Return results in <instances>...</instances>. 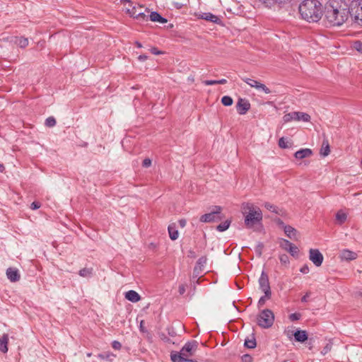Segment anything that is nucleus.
<instances>
[{"instance_id": "f257e3e1", "label": "nucleus", "mask_w": 362, "mask_h": 362, "mask_svg": "<svg viewBox=\"0 0 362 362\" xmlns=\"http://www.w3.org/2000/svg\"><path fill=\"white\" fill-rule=\"evenodd\" d=\"M350 17L349 5L344 0H329L325 5V23L327 27H339Z\"/></svg>"}, {"instance_id": "f03ea898", "label": "nucleus", "mask_w": 362, "mask_h": 362, "mask_svg": "<svg viewBox=\"0 0 362 362\" xmlns=\"http://www.w3.org/2000/svg\"><path fill=\"white\" fill-rule=\"evenodd\" d=\"M299 13L308 22H317L322 16V5L317 0H304L299 6Z\"/></svg>"}, {"instance_id": "7ed1b4c3", "label": "nucleus", "mask_w": 362, "mask_h": 362, "mask_svg": "<svg viewBox=\"0 0 362 362\" xmlns=\"http://www.w3.org/2000/svg\"><path fill=\"white\" fill-rule=\"evenodd\" d=\"M241 210L245 216V224L247 228H252L262 219L261 210L251 203H243Z\"/></svg>"}, {"instance_id": "20e7f679", "label": "nucleus", "mask_w": 362, "mask_h": 362, "mask_svg": "<svg viewBox=\"0 0 362 362\" xmlns=\"http://www.w3.org/2000/svg\"><path fill=\"white\" fill-rule=\"evenodd\" d=\"M349 8L353 22L362 27V0H352Z\"/></svg>"}, {"instance_id": "39448f33", "label": "nucleus", "mask_w": 362, "mask_h": 362, "mask_svg": "<svg viewBox=\"0 0 362 362\" xmlns=\"http://www.w3.org/2000/svg\"><path fill=\"white\" fill-rule=\"evenodd\" d=\"M274 322V314L269 309L262 310L257 316V324L262 328H270Z\"/></svg>"}, {"instance_id": "423d86ee", "label": "nucleus", "mask_w": 362, "mask_h": 362, "mask_svg": "<svg viewBox=\"0 0 362 362\" xmlns=\"http://www.w3.org/2000/svg\"><path fill=\"white\" fill-rule=\"evenodd\" d=\"M198 342L195 340L187 341L181 349L180 351H173L170 354H177L182 357H190L194 355L198 348Z\"/></svg>"}, {"instance_id": "0eeeda50", "label": "nucleus", "mask_w": 362, "mask_h": 362, "mask_svg": "<svg viewBox=\"0 0 362 362\" xmlns=\"http://www.w3.org/2000/svg\"><path fill=\"white\" fill-rule=\"evenodd\" d=\"M222 208L220 206H214L213 210L208 214H205L200 217V221L203 223L215 222L222 219L221 212Z\"/></svg>"}, {"instance_id": "6e6552de", "label": "nucleus", "mask_w": 362, "mask_h": 362, "mask_svg": "<svg viewBox=\"0 0 362 362\" xmlns=\"http://www.w3.org/2000/svg\"><path fill=\"white\" fill-rule=\"evenodd\" d=\"M124 2L129 4V7H126V11L131 16L136 19H143L145 20L146 18V15L142 11L143 6L141 5L132 6V3L129 0H123Z\"/></svg>"}, {"instance_id": "1a4fd4ad", "label": "nucleus", "mask_w": 362, "mask_h": 362, "mask_svg": "<svg viewBox=\"0 0 362 362\" xmlns=\"http://www.w3.org/2000/svg\"><path fill=\"white\" fill-rule=\"evenodd\" d=\"M283 120L285 123L291 121L309 122L310 120V116L305 112H292L284 115L283 117Z\"/></svg>"}, {"instance_id": "9d476101", "label": "nucleus", "mask_w": 362, "mask_h": 362, "mask_svg": "<svg viewBox=\"0 0 362 362\" xmlns=\"http://www.w3.org/2000/svg\"><path fill=\"white\" fill-rule=\"evenodd\" d=\"M259 289L266 294V297L272 293L271 287L269 281V276L267 273H261V276L259 279Z\"/></svg>"}, {"instance_id": "9b49d317", "label": "nucleus", "mask_w": 362, "mask_h": 362, "mask_svg": "<svg viewBox=\"0 0 362 362\" xmlns=\"http://www.w3.org/2000/svg\"><path fill=\"white\" fill-rule=\"evenodd\" d=\"M309 259L317 267H320L324 259L322 254L317 249L309 250Z\"/></svg>"}, {"instance_id": "f8f14e48", "label": "nucleus", "mask_w": 362, "mask_h": 362, "mask_svg": "<svg viewBox=\"0 0 362 362\" xmlns=\"http://www.w3.org/2000/svg\"><path fill=\"white\" fill-rule=\"evenodd\" d=\"M237 111L240 115H245L250 108V102L243 98H239L236 105Z\"/></svg>"}, {"instance_id": "ddd939ff", "label": "nucleus", "mask_w": 362, "mask_h": 362, "mask_svg": "<svg viewBox=\"0 0 362 362\" xmlns=\"http://www.w3.org/2000/svg\"><path fill=\"white\" fill-rule=\"evenodd\" d=\"M285 234L293 240H298L300 239V235L296 229L291 226H286L284 227Z\"/></svg>"}, {"instance_id": "4468645a", "label": "nucleus", "mask_w": 362, "mask_h": 362, "mask_svg": "<svg viewBox=\"0 0 362 362\" xmlns=\"http://www.w3.org/2000/svg\"><path fill=\"white\" fill-rule=\"evenodd\" d=\"M295 341L303 343L308 339V334L305 330L297 329L293 333Z\"/></svg>"}, {"instance_id": "2eb2a0df", "label": "nucleus", "mask_w": 362, "mask_h": 362, "mask_svg": "<svg viewBox=\"0 0 362 362\" xmlns=\"http://www.w3.org/2000/svg\"><path fill=\"white\" fill-rule=\"evenodd\" d=\"M124 296L127 300L132 303H137L141 300L140 295L134 290L127 291Z\"/></svg>"}, {"instance_id": "dca6fc26", "label": "nucleus", "mask_w": 362, "mask_h": 362, "mask_svg": "<svg viewBox=\"0 0 362 362\" xmlns=\"http://www.w3.org/2000/svg\"><path fill=\"white\" fill-rule=\"evenodd\" d=\"M313 155V151L310 148H302L297 151L294 153V156L297 159H303L305 158L310 157Z\"/></svg>"}, {"instance_id": "f3484780", "label": "nucleus", "mask_w": 362, "mask_h": 362, "mask_svg": "<svg viewBox=\"0 0 362 362\" xmlns=\"http://www.w3.org/2000/svg\"><path fill=\"white\" fill-rule=\"evenodd\" d=\"M339 256L344 260H353L357 257V254L349 250H343L341 251Z\"/></svg>"}, {"instance_id": "a211bd4d", "label": "nucleus", "mask_w": 362, "mask_h": 362, "mask_svg": "<svg viewBox=\"0 0 362 362\" xmlns=\"http://www.w3.org/2000/svg\"><path fill=\"white\" fill-rule=\"evenodd\" d=\"M170 358L173 362H198L195 359L189 358V357H182L177 354H170Z\"/></svg>"}, {"instance_id": "6ab92c4d", "label": "nucleus", "mask_w": 362, "mask_h": 362, "mask_svg": "<svg viewBox=\"0 0 362 362\" xmlns=\"http://www.w3.org/2000/svg\"><path fill=\"white\" fill-rule=\"evenodd\" d=\"M206 256H202L197 261L196 265L194 266V272L202 271L204 269L205 266L207 263Z\"/></svg>"}, {"instance_id": "aec40b11", "label": "nucleus", "mask_w": 362, "mask_h": 362, "mask_svg": "<svg viewBox=\"0 0 362 362\" xmlns=\"http://www.w3.org/2000/svg\"><path fill=\"white\" fill-rule=\"evenodd\" d=\"M169 236L172 240H175L178 238L179 233L176 229L175 223H171L168 228Z\"/></svg>"}, {"instance_id": "412c9836", "label": "nucleus", "mask_w": 362, "mask_h": 362, "mask_svg": "<svg viewBox=\"0 0 362 362\" xmlns=\"http://www.w3.org/2000/svg\"><path fill=\"white\" fill-rule=\"evenodd\" d=\"M8 336L7 334H4L0 338V351L4 354L8 351Z\"/></svg>"}, {"instance_id": "4be33fe9", "label": "nucleus", "mask_w": 362, "mask_h": 362, "mask_svg": "<svg viewBox=\"0 0 362 362\" xmlns=\"http://www.w3.org/2000/svg\"><path fill=\"white\" fill-rule=\"evenodd\" d=\"M150 20L153 22H158L160 23H167V19L162 17L158 12L153 11L149 16Z\"/></svg>"}, {"instance_id": "5701e85b", "label": "nucleus", "mask_w": 362, "mask_h": 362, "mask_svg": "<svg viewBox=\"0 0 362 362\" xmlns=\"http://www.w3.org/2000/svg\"><path fill=\"white\" fill-rule=\"evenodd\" d=\"M98 357L102 360H105L107 361H112L114 358L116 357V355L110 351H104L98 355Z\"/></svg>"}, {"instance_id": "b1692460", "label": "nucleus", "mask_w": 362, "mask_h": 362, "mask_svg": "<svg viewBox=\"0 0 362 362\" xmlns=\"http://www.w3.org/2000/svg\"><path fill=\"white\" fill-rule=\"evenodd\" d=\"M202 19H204L206 21L212 22V23H218L220 21V19L217 16H215L211 13H204L202 15L201 17Z\"/></svg>"}, {"instance_id": "393cba45", "label": "nucleus", "mask_w": 362, "mask_h": 362, "mask_svg": "<svg viewBox=\"0 0 362 362\" xmlns=\"http://www.w3.org/2000/svg\"><path fill=\"white\" fill-rule=\"evenodd\" d=\"M200 273H194L192 276L189 277L190 285L194 286L195 288V284H199V280L203 277L202 275H199Z\"/></svg>"}, {"instance_id": "a878e982", "label": "nucleus", "mask_w": 362, "mask_h": 362, "mask_svg": "<svg viewBox=\"0 0 362 362\" xmlns=\"http://www.w3.org/2000/svg\"><path fill=\"white\" fill-rule=\"evenodd\" d=\"M14 42L18 45L21 48H25L28 45V40L25 37H15Z\"/></svg>"}, {"instance_id": "bb28decb", "label": "nucleus", "mask_w": 362, "mask_h": 362, "mask_svg": "<svg viewBox=\"0 0 362 362\" xmlns=\"http://www.w3.org/2000/svg\"><path fill=\"white\" fill-rule=\"evenodd\" d=\"M329 152H330V149H329V146L328 141H323L322 148L320 149V155L325 157V156H328L329 154Z\"/></svg>"}, {"instance_id": "cd10ccee", "label": "nucleus", "mask_w": 362, "mask_h": 362, "mask_svg": "<svg viewBox=\"0 0 362 362\" xmlns=\"http://www.w3.org/2000/svg\"><path fill=\"white\" fill-rule=\"evenodd\" d=\"M346 218H347L346 214L341 211H338L337 214H336V220L338 222V223L340 225L344 223L346 221Z\"/></svg>"}, {"instance_id": "c85d7f7f", "label": "nucleus", "mask_w": 362, "mask_h": 362, "mask_svg": "<svg viewBox=\"0 0 362 362\" xmlns=\"http://www.w3.org/2000/svg\"><path fill=\"white\" fill-rule=\"evenodd\" d=\"M244 346L248 349H254L257 346L256 339L254 336L252 339H246L245 340Z\"/></svg>"}, {"instance_id": "c756f323", "label": "nucleus", "mask_w": 362, "mask_h": 362, "mask_svg": "<svg viewBox=\"0 0 362 362\" xmlns=\"http://www.w3.org/2000/svg\"><path fill=\"white\" fill-rule=\"evenodd\" d=\"M292 143L287 139L281 137L279 140V146L281 148H287L291 146Z\"/></svg>"}, {"instance_id": "7c9ffc66", "label": "nucleus", "mask_w": 362, "mask_h": 362, "mask_svg": "<svg viewBox=\"0 0 362 362\" xmlns=\"http://www.w3.org/2000/svg\"><path fill=\"white\" fill-rule=\"evenodd\" d=\"M243 81L248 84L250 87L255 88L256 89H257L258 85L259 83V81L250 78H243Z\"/></svg>"}, {"instance_id": "2f4dec72", "label": "nucleus", "mask_w": 362, "mask_h": 362, "mask_svg": "<svg viewBox=\"0 0 362 362\" xmlns=\"http://www.w3.org/2000/svg\"><path fill=\"white\" fill-rule=\"evenodd\" d=\"M230 224V221L227 220L217 226L216 229L221 232L225 231L229 228Z\"/></svg>"}, {"instance_id": "473e14b6", "label": "nucleus", "mask_w": 362, "mask_h": 362, "mask_svg": "<svg viewBox=\"0 0 362 362\" xmlns=\"http://www.w3.org/2000/svg\"><path fill=\"white\" fill-rule=\"evenodd\" d=\"M7 278L11 281V282H16L18 281L21 276L20 273H6Z\"/></svg>"}, {"instance_id": "72a5a7b5", "label": "nucleus", "mask_w": 362, "mask_h": 362, "mask_svg": "<svg viewBox=\"0 0 362 362\" xmlns=\"http://www.w3.org/2000/svg\"><path fill=\"white\" fill-rule=\"evenodd\" d=\"M271 298H272V293H269V296H268V297H266V294H264L263 296L260 297V298L259 299L258 303H257L258 308H260L262 306H264L266 300H269Z\"/></svg>"}, {"instance_id": "f704fd0d", "label": "nucleus", "mask_w": 362, "mask_h": 362, "mask_svg": "<svg viewBox=\"0 0 362 362\" xmlns=\"http://www.w3.org/2000/svg\"><path fill=\"white\" fill-rule=\"evenodd\" d=\"M221 103L225 106H230L233 103V98L230 96L225 95L221 98Z\"/></svg>"}, {"instance_id": "c9c22d12", "label": "nucleus", "mask_w": 362, "mask_h": 362, "mask_svg": "<svg viewBox=\"0 0 362 362\" xmlns=\"http://www.w3.org/2000/svg\"><path fill=\"white\" fill-rule=\"evenodd\" d=\"M293 243L286 239H281L280 241V246L285 250L288 251V248Z\"/></svg>"}, {"instance_id": "e433bc0d", "label": "nucleus", "mask_w": 362, "mask_h": 362, "mask_svg": "<svg viewBox=\"0 0 362 362\" xmlns=\"http://www.w3.org/2000/svg\"><path fill=\"white\" fill-rule=\"evenodd\" d=\"M288 252L292 255V256H297L299 252V250L298 247H296L295 245L292 244V245L288 248Z\"/></svg>"}, {"instance_id": "4c0bfd02", "label": "nucleus", "mask_w": 362, "mask_h": 362, "mask_svg": "<svg viewBox=\"0 0 362 362\" xmlns=\"http://www.w3.org/2000/svg\"><path fill=\"white\" fill-rule=\"evenodd\" d=\"M257 90H262L264 93H265L266 94H269L272 93L271 90L269 88H267L264 84H263L260 82L258 85V88Z\"/></svg>"}, {"instance_id": "58836bf2", "label": "nucleus", "mask_w": 362, "mask_h": 362, "mask_svg": "<svg viewBox=\"0 0 362 362\" xmlns=\"http://www.w3.org/2000/svg\"><path fill=\"white\" fill-rule=\"evenodd\" d=\"M56 124V119L53 117H49L45 120V125L49 127H52Z\"/></svg>"}, {"instance_id": "ea45409f", "label": "nucleus", "mask_w": 362, "mask_h": 362, "mask_svg": "<svg viewBox=\"0 0 362 362\" xmlns=\"http://www.w3.org/2000/svg\"><path fill=\"white\" fill-rule=\"evenodd\" d=\"M332 343L331 341H329L324 347L323 349H322L321 351V354L322 355H325L326 354H327L329 351H330V350L332 349Z\"/></svg>"}, {"instance_id": "a19ab883", "label": "nucleus", "mask_w": 362, "mask_h": 362, "mask_svg": "<svg viewBox=\"0 0 362 362\" xmlns=\"http://www.w3.org/2000/svg\"><path fill=\"white\" fill-rule=\"evenodd\" d=\"M288 317L291 321H297L301 317V314L299 313H291Z\"/></svg>"}, {"instance_id": "79ce46f5", "label": "nucleus", "mask_w": 362, "mask_h": 362, "mask_svg": "<svg viewBox=\"0 0 362 362\" xmlns=\"http://www.w3.org/2000/svg\"><path fill=\"white\" fill-rule=\"evenodd\" d=\"M188 286L186 282L182 283L179 286L178 291L180 295H183L186 291V288Z\"/></svg>"}, {"instance_id": "37998d69", "label": "nucleus", "mask_w": 362, "mask_h": 362, "mask_svg": "<svg viewBox=\"0 0 362 362\" xmlns=\"http://www.w3.org/2000/svg\"><path fill=\"white\" fill-rule=\"evenodd\" d=\"M253 358L250 354H244L241 357V362H252Z\"/></svg>"}, {"instance_id": "c03bdc74", "label": "nucleus", "mask_w": 362, "mask_h": 362, "mask_svg": "<svg viewBox=\"0 0 362 362\" xmlns=\"http://www.w3.org/2000/svg\"><path fill=\"white\" fill-rule=\"evenodd\" d=\"M168 334L171 337H175L177 335V332L173 327L167 328Z\"/></svg>"}, {"instance_id": "a18cd8bd", "label": "nucleus", "mask_w": 362, "mask_h": 362, "mask_svg": "<svg viewBox=\"0 0 362 362\" xmlns=\"http://www.w3.org/2000/svg\"><path fill=\"white\" fill-rule=\"evenodd\" d=\"M112 346L114 349L119 350L122 347V344L118 341H113L112 343Z\"/></svg>"}, {"instance_id": "49530a36", "label": "nucleus", "mask_w": 362, "mask_h": 362, "mask_svg": "<svg viewBox=\"0 0 362 362\" xmlns=\"http://www.w3.org/2000/svg\"><path fill=\"white\" fill-rule=\"evenodd\" d=\"M265 207H266L268 210H269V211H273V212L277 213V211H276V207L275 206H274V205L271 204L270 203H266V204H265Z\"/></svg>"}, {"instance_id": "de8ad7c7", "label": "nucleus", "mask_w": 362, "mask_h": 362, "mask_svg": "<svg viewBox=\"0 0 362 362\" xmlns=\"http://www.w3.org/2000/svg\"><path fill=\"white\" fill-rule=\"evenodd\" d=\"M354 48L359 52H362V42L357 41L354 43Z\"/></svg>"}, {"instance_id": "09e8293b", "label": "nucleus", "mask_w": 362, "mask_h": 362, "mask_svg": "<svg viewBox=\"0 0 362 362\" xmlns=\"http://www.w3.org/2000/svg\"><path fill=\"white\" fill-rule=\"evenodd\" d=\"M151 165V160L150 158H145L143 160L142 165L144 168H148Z\"/></svg>"}, {"instance_id": "8fccbe9b", "label": "nucleus", "mask_w": 362, "mask_h": 362, "mask_svg": "<svg viewBox=\"0 0 362 362\" xmlns=\"http://www.w3.org/2000/svg\"><path fill=\"white\" fill-rule=\"evenodd\" d=\"M160 337V339L165 342L174 344V342L172 341V340L169 337H168L165 334H161Z\"/></svg>"}, {"instance_id": "3c124183", "label": "nucleus", "mask_w": 362, "mask_h": 362, "mask_svg": "<svg viewBox=\"0 0 362 362\" xmlns=\"http://www.w3.org/2000/svg\"><path fill=\"white\" fill-rule=\"evenodd\" d=\"M203 83L206 86H211L218 84L217 80H206L203 81Z\"/></svg>"}, {"instance_id": "603ef678", "label": "nucleus", "mask_w": 362, "mask_h": 362, "mask_svg": "<svg viewBox=\"0 0 362 362\" xmlns=\"http://www.w3.org/2000/svg\"><path fill=\"white\" fill-rule=\"evenodd\" d=\"M41 204L38 202H33L30 205V209L33 210H36L40 207Z\"/></svg>"}, {"instance_id": "864d4df0", "label": "nucleus", "mask_w": 362, "mask_h": 362, "mask_svg": "<svg viewBox=\"0 0 362 362\" xmlns=\"http://www.w3.org/2000/svg\"><path fill=\"white\" fill-rule=\"evenodd\" d=\"M151 52L152 54H156V55L161 54V52L158 50V49L156 48V47H152L151 49Z\"/></svg>"}, {"instance_id": "5fc2aeb1", "label": "nucleus", "mask_w": 362, "mask_h": 362, "mask_svg": "<svg viewBox=\"0 0 362 362\" xmlns=\"http://www.w3.org/2000/svg\"><path fill=\"white\" fill-rule=\"evenodd\" d=\"M310 296V293H306L302 298H301V302L305 303L308 301V298Z\"/></svg>"}, {"instance_id": "6e6d98bb", "label": "nucleus", "mask_w": 362, "mask_h": 362, "mask_svg": "<svg viewBox=\"0 0 362 362\" xmlns=\"http://www.w3.org/2000/svg\"><path fill=\"white\" fill-rule=\"evenodd\" d=\"M144 321L141 320V322H140V325H139V329L142 332H146V328L144 326Z\"/></svg>"}, {"instance_id": "4d7b16f0", "label": "nucleus", "mask_w": 362, "mask_h": 362, "mask_svg": "<svg viewBox=\"0 0 362 362\" xmlns=\"http://www.w3.org/2000/svg\"><path fill=\"white\" fill-rule=\"evenodd\" d=\"M187 221L185 219L179 220V225L180 227L184 228L186 226Z\"/></svg>"}, {"instance_id": "13d9d810", "label": "nucleus", "mask_w": 362, "mask_h": 362, "mask_svg": "<svg viewBox=\"0 0 362 362\" xmlns=\"http://www.w3.org/2000/svg\"><path fill=\"white\" fill-rule=\"evenodd\" d=\"M262 247L263 245L262 243H259L257 246V252H258L259 255H261Z\"/></svg>"}, {"instance_id": "bf43d9fd", "label": "nucleus", "mask_w": 362, "mask_h": 362, "mask_svg": "<svg viewBox=\"0 0 362 362\" xmlns=\"http://www.w3.org/2000/svg\"><path fill=\"white\" fill-rule=\"evenodd\" d=\"M147 58H148V57L146 54L139 55L138 57L139 60L141 61V62L146 60Z\"/></svg>"}, {"instance_id": "052dcab7", "label": "nucleus", "mask_w": 362, "mask_h": 362, "mask_svg": "<svg viewBox=\"0 0 362 362\" xmlns=\"http://www.w3.org/2000/svg\"><path fill=\"white\" fill-rule=\"evenodd\" d=\"M276 3L282 4L291 1V0H274Z\"/></svg>"}, {"instance_id": "680f3d73", "label": "nucleus", "mask_w": 362, "mask_h": 362, "mask_svg": "<svg viewBox=\"0 0 362 362\" xmlns=\"http://www.w3.org/2000/svg\"><path fill=\"white\" fill-rule=\"evenodd\" d=\"M217 82H218V84H225L227 83V81L226 79H221V80H217Z\"/></svg>"}, {"instance_id": "e2e57ef3", "label": "nucleus", "mask_w": 362, "mask_h": 362, "mask_svg": "<svg viewBox=\"0 0 362 362\" xmlns=\"http://www.w3.org/2000/svg\"><path fill=\"white\" fill-rule=\"evenodd\" d=\"M354 296L356 298H360L362 297V292L361 291H357L354 293Z\"/></svg>"}, {"instance_id": "0e129e2a", "label": "nucleus", "mask_w": 362, "mask_h": 362, "mask_svg": "<svg viewBox=\"0 0 362 362\" xmlns=\"http://www.w3.org/2000/svg\"><path fill=\"white\" fill-rule=\"evenodd\" d=\"M83 277H88L91 273H78Z\"/></svg>"}, {"instance_id": "69168bd1", "label": "nucleus", "mask_w": 362, "mask_h": 362, "mask_svg": "<svg viewBox=\"0 0 362 362\" xmlns=\"http://www.w3.org/2000/svg\"><path fill=\"white\" fill-rule=\"evenodd\" d=\"M286 259H287V256L286 255L281 257V262H286Z\"/></svg>"}, {"instance_id": "338daca9", "label": "nucleus", "mask_w": 362, "mask_h": 362, "mask_svg": "<svg viewBox=\"0 0 362 362\" xmlns=\"http://www.w3.org/2000/svg\"><path fill=\"white\" fill-rule=\"evenodd\" d=\"M308 269V267L306 265H305L303 267H302L300 269V272H305V270Z\"/></svg>"}, {"instance_id": "774afa93", "label": "nucleus", "mask_w": 362, "mask_h": 362, "mask_svg": "<svg viewBox=\"0 0 362 362\" xmlns=\"http://www.w3.org/2000/svg\"><path fill=\"white\" fill-rule=\"evenodd\" d=\"M135 45H136V47H139V48H140V47H142L141 44L139 42H138V41H136V42H135Z\"/></svg>"}]
</instances>
